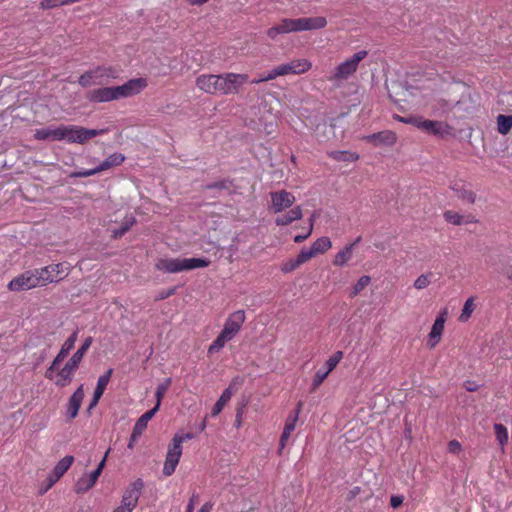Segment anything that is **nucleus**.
Wrapping results in <instances>:
<instances>
[{
	"mask_svg": "<svg viewBox=\"0 0 512 512\" xmlns=\"http://www.w3.org/2000/svg\"><path fill=\"white\" fill-rule=\"evenodd\" d=\"M248 81V74L243 73L202 74L197 77L196 86L211 95H236Z\"/></svg>",
	"mask_w": 512,
	"mask_h": 512,
	"instance_id": "f257e3e1",
	"label": "nucleus"
},
{
	"mask_svg": "<svg viewBox=\"0 0 512 512\" xmlns=\"http://www.w3.org/2000/svg\"><path fill=\"white\" fill-rule=\"evenodd\" d=\"M147 85L148 83L145 78H134L120 86L102 87L92 90L88 93L87 98L97 103L119 100L139 94Z\"/></svg>",
	"mask_w": 512,
	"mask_h": 512,
	"instance_id": "f03ea898",
	"label": "nucleus"
},
{
	"mask_svg": "<svg viewBox=\"0 0 512 512\" xmlns=\"http://www.w3.org/2000/svg\"><path fill=\"white\" fill-rule=\"evenodd\" d=\"M210 261L205 258H160L155 268L165 273H179L198 268L207 267Z\"/></svg>",
	"mask_w": 512,
	"mask_h": 512,
	"instance_id": "7ed1b4c3",
	"label": "nucleus"
},
{
	"mask_svg": "<svg viewBox=\"0 0 512 512\" xmlns=\"http://www.w3.org/2000/svg\"><path fill=\"white\" fill-rule=\"evenodd\" d=\"M193 438V434L176 433L172 438L167 448L166 459L163 466V474L170 476L175 472V469L180 461L182 455V444L183 442Z\"/></svg>",
	"mask_w": 512,
	"mask_h": 512,
	"instance_id": "20e7f679",
	"label": "nucleus"
},
{
	"mask_svg": "<svg viewBox=\"0 0 512 512\" xmlns=\"http://www.w3.org/2000/svg\"><path fill=\"white\" fill-rule=\"evenodd\" d=\"M105 132L106 129H87L78 125L61 124V141L68 144H85L90 139Z\"/></svg>",
	"mask_w": 512,
	"mask_h": 512,
	"instance_id": "39448f33",
	"label": "nucleus"
},
{
	"mask_svg": "<svg viewBox=\"0 0 512 512\" xmlns=\"http://www.w3.org/2000/svg\"><path fill=\"white\" fill-rule=\"evenodd\" d=\"M118 73V70L112 66H99L82 74L78 83L82 87L103 85L111 79H116Z\"/></svg>",
	"mask_w": 512,
	"mask_h": 512,
	"instance_id": "423d86ee",
	"label": "nucleus"
},
{
	"mask_svg": "<svg viewBox=\"0 0 512 512\" xmlns=\"http://www.w3.org/2000/svg\"><path fill=\"white\" fill-rule=\"evenodd\" d=\"M366 50H361L345 61L341 62L332 72L329 77L330 81L337 82L348 79L351 75H353L359 63L367 56Z\"/></svg>",
	"mask_w": 512,
	"mask_h": 512,
	"instance_id": "0eeeda50",
	"label": "nucleus"
},
{
	"mask_svg": "<svg viewBox=\"0 0 512 512\" xmlns=\"http://www.w3.org/2000/svg\"><path fill=\"white\" fill-rule=\"evenodd\" d=\"M143 486L141 479L130 483L123 493L121 504L113 512H132L137 506Z\"/></svg>",
	"mask_w": 512,
	"mask_h": 512,
	"instance_id": "6e6552de",
	"label": "nucleus"
},
{
	"mask_svg": "<svg viewBox=\"0 0 512 512\" xmlns=\"http://www.w3.org/2000/svg\"><path fill=\"white\" fill-rule=\"evenodd\" d=\"M42 286L38 269H33L13 278L8 284V289L11 291H24Z\"/></svg>",
	"mask_w": 512,
	"mask_h": 512,
	"instance_id": "1a4fd4ad",
	"label": "nucleus"
},
{
	"mask_svg": "<svg viewBox=\"0 0 512 512\" xmlns=\"http://www.w3.org/2000/svg\"><path fill=\"white\" fill-rule=\"evenodd\" d=\"M38 272L43 286H46L65 278L69 274V265L67 263L52 264L38 269Z\"/></svg>",
	"mask_w": 512,
	"mask_h": 512,
	"instance_id": "9d476101",
	"label": "nucleus"
},
{
	"mask_svg": "<svg viewBox=\"0 0 512 512\" xmlns=\"http://www.w3.org/2000/svg\"><path fill=\"white\" fill-rule=\"evenodd\" d=\"M270 197V210L274 213H280L290 208L296 201L295 196L286 190L271 192Z\"/></svg>",
	"mask_w": 512,
	"mask_h": 512,
	"instance_id": "9b49d317",
	"label": "nucleus"
},
{
	"mask_svg": "<svg viewBox=\"0 0 512 512\" xmlns=\"http://www.w3.org/2000/svg\"><path fill=\"white\" fill-rule=\"evenodd\" d=\"M342 358L343 352L341 351H337L331 357H329V359L325 363V369H319L316 372L312 382L313 389L318 388L323 383V381L326 379L329 373L336 368V366L342 360Z\"/></svg>",
	"mask_w": 512,
	"mask_h": 512,
	"instance_id": "f8f14e48",
	"label": "nucleus"
},
{
	"mask_svg": "<svg viewBox=\"0 0 512 512\" xmlns=\"http://www.w3.org/2000/svg\"><path fill=\"white\" fill-rule=\"evenodd\" d=\"M245 319L244 310H237L231 313L226 319L222 331L233 339L240 331Z\"/></svg>",
	"mask_w": 512,
	"mask_h": 512,
	"instance_id": "ddd939ff",
	"label": "nucleus"
},
{
	"mask_svg": "<svg viewBox=\"0 0 512 512\" xmlns=\"http://www.w3.org/2000/svg\"><path fill=\"white\" fill-rule=\"evenodd\" d=\"M419 129L435 136H447L452 132V128L446 122L436 120H424L421 118Z\"/></svg>",
	"mask_w": 512,
	"mask_h": 512,
	"instance_id": "4468645a",
	"label": "nucleus"
},
{
	"mask_svg": "<svg viewBox=\"0 0 512 512\" xmlns=\"http://www.w3.org/2000/svg\"><path fill=\"white\" fill-rule=\"evenodd\" d=\"M80 361L71 357L65 366L59 371L56 376L55 384L59 387H65L69 385L73 379V375L78 369Z\"/></svg>",
	"mask_w": 512,
	"mask_h": 512,
	"instance_id": "2eb2a0df",
	"label": "nucleus"
},
{
	"mask_svg": "<svg viewBox=\"0 0 512 512\" xmlns=\"http://www.w3.org/2000/svg\"><path fill=\"white\" fill-rule=\"evenodd\" d=\"M296 32L322 29L327 25L325 17H303L295 18Z\"/></svg>",
	"mask_w": 512,
	"mask_h": 512,
	"instance_id": "dca6fc26",
	"label": "nucleus"
},
{
	"mask_svg": "<svg viewBox=\"0 0 512 512\" xmlns=\"http://www.w3.org/2000/svg\"><path fill=\"white\" fill-rule=\"evenodd\" d=\"M282 76L289 74H303L309 71L312 63L308 59H295L278 66Z\"/></svg>",
	"mask_w": 512,
	"mask_h": 512,
	"instance_id": "f3484780",
	"label": "nucleus"
},
{
	"mask_svg": "<svg viewBox=\"0 0 512 512\" xmlns=\"http://www.w3.org/2000/svg\"><path fill=\"white\" fill-rule=\"evenodd\" d=\"M446 317H447L446 310L442 311L436 317L434 324L432 326V329L429 333V338H428V345L430 348L435 347L439 343L442 333L444 331V324L446 322Z\"/></svg>",
	"mask_w": 512,
	"mask_h": 512,
	"instance_id": "a211bd4d",
	"label": "nucleus"
},
{
	"mask_svg": "<svg viewBox=\"0 0 512 512\" xmlns=\"http://www.w3.org/2000/svg\"><path fill=\"white\" fill-rule=\"evenodd\" d=\"M296 33L295 19L284 18L279 24L267 30V36L275 40L280 34Z\"/></svg>",
	"mask_w": 512,
	"mask_h": 512,
	"instance_id": "6ab92c4d",
	"label": "nucleus"
},
{
	"mask_svg": "<svg viewBox=\"0 0 512 512\" xmlns=\"http://www.w3.org/2000/svg\"><path fill=\"white\" fill-rule=\"evenodd\" d=\"M240 380L235 378L229 387H227L221 394L220 398L215 403L211 411V416L215 417L223 410L225 404L230 400L233 393L237 390V385L240 384Z\"/></svg>",
	"mask_w": 512,
	"mask_h": 512,
	"instance_id": "aec40b11",
	"label": "nucleus"
},
{
	"mask_svg": "<svg viewBox=\"0 0 512 512\" xmlns=\"http://www.w3.org/2000/svg\"><path fill=\"white\" fill-rule=\"evenodd\" d=\"M34 138L38 141H61V125H50L36 129Z\"/></svg>",
	"mask_w": 512,
	"mask_h": 512,
	"instance_id": "412c9836",
	"label": "nucleus"
},
{
	"mask_svg": "<svg viewBox=\"0 0 512 512\" xmlns=\"http://www.w3.org/2000/svg\"><path fill=\"white\" fill-rule=\"evenodd\" d=\"M83 398V385H80L78 389L72 394L67 404V416L69 419H74L78 415V411L81 407Z\"/></svg>",
	"mask_w": 512,
	"mask_h": 512,
	"instance_id": "4be33fe9",
	"label": "nucleus"
},
{
	"mask_svg": "<svg viewBox=\"0 0 512 512\" xmlns=\"http://www.w3.org/2000/svg\"><path fill=\"white\" fill-rule=\"evenodd\" d=\"M158 412V407H153L151 410L145 412L138 420L136 421L133 431H132V440H138V438L142 435L144 430L147 428L148 422L154 417V415Z\"/></svg>",
	"mask_w": 512,
	"mask_h": 512,
	"instance_id": "5701e85b",
	"label": "nucleus"
},
{
	"mask_svg": "<svg viewBox=\"0 0 512 512\" xmlns=\"http://www.w3.org/2000/svg\"><path fill=\"white\" fill-rule=\"evenodd\" d=\"M112 372L113 370L112 369H109L105 374L101 375L99 378H98V381H97V386L95 388V391H94V394H93V398L90 402V405H89V410H91L92 408H94L101 396L103 395L109 381H110V378H111V375H112Z\"/></svg>",
	"mask_w": 512,
	"mask_h": 512,
	"instance_id": "b1692460",
	"label": "nucleus"
},
{
	"mask_svg": "<svg viewBox=\"0 0 512 512\" xmlns=\"http://www.w3.org/2000/svg\"><path fill=\"white\" fill-rule=\"evenodd\" d=\"M99 470H94L90 474H84L81 476L75 484V492L80 494L88 491L92 488L97 479L99 478Z\"/></svg>",
	"mask_w": 512,
	"mask_h": 512,
	"instance_id": "393cba45",
	"label": "nucleus"
},
{
	"mask_svg": "<svg viewBox=\"0 0 512 512\" xmlns=\"http://www.w3.org/2000/svg\"><path fill=\"white\" fill-rule=\"evenodd\" d=\"M366 139L375 145L392 146L396 142V135L391 131H381L366 137Z\"/></svg>",
	"mask_w": 512,
	"mask_h": 512,
	"instance_id": "a878e982",
	"label": "nucleus"
},
{
	"mask_svg": "<svg viewBox=\"0 0 512 512\" xmlns=\"http://www.w3.org/2000/svg\"><path fill=\"white\" fill-rule=\"evenodd\" d=\"M78 332L75 331L72 333L70 337L66 339L63 343L59 353L54 358V365H59L69 354L70 350L74 347L75 342L77 341Z\"/></svg>",
	"mask_w": 512,
	"mask_h": 512,
	"instance_id": "bb28decb",
	"label": "nucleus"
},
{
	"mask_svg": "<svg viewBox=\"0 0 512 512\" xmlns=\"http://www.w3.org/2000/svg\"><path fill=\"white\" fill-rule=\"evenodd\" d=\"M302 218V209L300 206H296L292 208L286 214L279 216L275 219V223L277 226H287L292 222L299 220Z\"/></svg>",
	"mask_w": 512,
	"mask_h": 512,
	"instance_id": "cd10ccee",
	"label": "nucleus"
},
{
	"mask_svg": "<svg viewBox=\"0 0 512 512\" xmlns=\"http://www.w3.org/2000/svg\"><path fill=\"white\" fill-rule=\"evenodd\" d=\"M74 462L73 456H65L63 457L53 468L52 472L49 474L53 478L59 481V479L67 472L70 466Z\"/></svg>",
	"mask_w": 512,
	"mask_h": 512,
	"instance_id": "c85d7f7f",
	"label": "nucleus"
},
{
	"mask_svg": "<svg viewBox=\"0 0 512 512\" xmlns=\"http://www.w3.org/2000/svg\"><path fill=\"white\" fill-rule=\"evenodd\" d=\"M443 216L448 223L453 225H463L476 222V219L473 216H464L454 211H446Z\"/></svg>",
	"mask_w": 512,
	"mask_h": 512,
	"instance_id": "c756f323",
	"label": "nucleus"
},
{
	"mask_svg": "<svg viewBox=\"0 0 512 512\" xmlns=\"http://www.w3.org/2000/svg\"><path fill=\"white\" fill-rule=\"evenodd\" d=\"M125 160V156L121 153H114L107 157L99 166H97V171L102 172L108 170L112 167L121 165Z\"/></svg>",
	"mask_w": 512,
	"mask_h": 512,
	"instance_id": "7c9ffc66",
	"label": "nucleus"
},
{
	"mask_svg": "<svg viewBox=\"0 0 512 512\" xmlns=\"http://www.w3.org/2000/svg\"><path fill=\"white\" fill-rule=\"evenodd\" d=\"M354 247L355 243H351L350 245L346 246L343 250L339 251L333 260V264L339 267L344 266L348 261L351 260Z\"/></svg>",
	"mask_w": 512,
	"mask_h": 512,
	"instance_id": "2f4dec72",
	"label": "nucleus"
},
{
	"mask_svg": "<svg viewBox=\"0 0 512 512\" xmlns=\"http://www.w3.org/2000/svg\"><path fill=\"white\" fill-rule=\"evenodd\" d=\"M297 420H298L297 415H290L287 418L285 427H284V431L280 438L281 448H283L285 446L288 438L290 437L291 433L294 431Z\"/></svg>",
	"mask_w": 512,
	"mask_h": 512,
	"instance_id": "473e14b6",
	"label": "nucleus"
},
{
	"mask_svg": "<svg viewBox=\"0 0 512 512\" xmlns=\"http://www.w3.org/2000/svg\"><path fill=\"white\" fill-rule=\"evenodd\" d=\"M496 122L497 131L502 135H506L512 128V115L499 114L496 118Z\"/></svg>",
	"mask_w": 512,
	"mask_h": 512,
	"instance_id": "72a5a7b5",
	"label": "nucleus"
},
{
	"mask_svg": "<svg viewBox=\"0 0 512 512\" xmlns=\"http://www.w3.org/2000/svg\"><path fill=\"white\" fill-rule=\"evenodd\" d=\"M232 338L229 337L227 334H224L223 331L220 332V334L216 337V339L212 342L208 349V353H216L219 352L225 344L230 341Z\"/></svg>",
	"mask_w": 512,
	"mask_h": 512,
	"instance_id": "f704fd0d",
	"label": "nucleus"
},
{
	"mask_svg": "<svg viewBox=\"0 0 512 512\" xmlns=\"http://www.w3.org/2000/svg\"><path fill=\"white\" fill-rule=\"evenodd\" d=\"M135 223L134 216H126L122 222V225L118 229L112 231L113 238L117 239L122 237Z\"/></svg>",
	"mask_w": 512,
	"mask_h": 512,
	"instance_id": "c9c22d12",
	"label": "nucleus"
},
{
	"mask_svg": "<svg viewBox=\"0 0 512 512\" xmlns=\"http://www.w3.org/2000/svg\"><path fill=\"white\" fill-rule=\"evenodd\" d=\"M452 189L455 191L457 197L463 200L464 202H467L469 204H473L475 202L476 195L474 192L466 190L458 185L453 186Z\"/></svg>",
	"mask_w": 512,
	"mask_h": 512,
	"instance_id": "e433bc0d",
	"label": "nucleus"
},
{
	"mask_svg": "<svg viewBox=\"0 0 512 512\" xmlns=\"http://www.w3.org/2000/svg\"><path fill=\"white\" fill-rule=\"evenodd\" d=\"M329 156L337 161L343 162H354L359 158L356 153L349 151H331Z\"/></svg>",
	"mask_w": 512,
	"mask_h": 512,
	"instance_id": "4c0bfd02",
	"label": "nucleus"
},
{
	"mask_svg": "<svg viewBox=\"0 0 512 512\" xmlns=\"http://www.w3.org/2000/svg\"><path fill=\"white\" fill-rule=\"evenodd\" d=\"M171 385V378L165 379L162 383H160L155 391V398H156V405L154 407L160 408L161 401L166 394L167 390L169 389Z\"/></svg>",
	"mask_w": 512,
	"mask_h": 512,
	"instance_id": "58836bf2",
	"label": "nucleus"
},
{
	"mask_svg": "<svg viewBox=\"0 0 512 512\" xmlns=\"http://www.w3.org/2000/svg\"><path fill=\"white\" fill-rule=\"evenodd\" d=\"M332 246V243L328 237H321L318 238L311 246L312 250L314 251L315 255L319 253H323L330 249Z\"/></svg>",
	"mask_w": 512,
	"mask_h": 512,
	"instance_id": "ea45409f",
	"label": "nucleus"
},
{
	"mask_svg": "<svg viewBox=\"0 0 512 512\" xmlns=\"http://www.w3.org/2000/svg\"><path fill=\"white\" fill-rule=\"evenodd\" d=\"M433 276L434 275L432 272H426L424 274H421L414 281V284H413L414 288L417 290H423V289L427 288L431 284Z\"/></svg>",
	"mask_w": 512,
	"mask_h": 512,
	"instance_id": "a19ab883",
	"label": "nucleus"
},
{
	"mask_svg": "<svg viewBox=\"0 0 512 512\" xmlns=\"http://www.w3.org/2000/svg\"><path fill=\"white\" fill-rule=\"evenodd\" d=\"M493 428L497 441L503 447L509 439L507 428L501 423L494 424Z\"/></svg>",
	"mask_w": 512,
	"mask_h": 512,
	"instance_id": "79ce46f5",
	"label": "nucleus"
},
{
	"mask_svg": "<svg viewBox=\"0 0 512 512\" xmlns=\"http://www.w3.org/2000/svg\"><path fill=\"white\" fill-rule=\"evenodd\" d=\"M474 309H475L474 298L470 297L464 303V306H463L462 312L460 314L459 320L461 322H466L471 317Z\"/></svg>",
	"mask_w": 512,
	"mask_h": 512,
	"instance_id": "37998d69",
	"label": "nucleus"
},
{
	"mask_svg": "<svg viewBox=\"0 0 512 512\" xmlns=\"http://www.w3.org/2000/svg\"><path fill=\"white\" fill-rule=\"evenodd\" d=\"M279 76H282V75H281L279 67L277 66V67L273 68L272 70H270L269 72L263 74L261 77L252 79L251 81H248V82L251 84H259L262 82L274 80Z\"/></svg>",
	"mask_w": 512,
	"mask_h": 512,
	"instance_id": "c03bdc74",
	"label": "nucleus"
},
{
	"mask_svg": "<svg viewBox=\"0 0 512 512\" xmlns=\"http://www.w3.org/2000/svg\"><path fill=\"white\" fill-rule=\"evenodd\" d=\"M370 282H371L370 276L364 275V276L360 277L352 289L351 296L355 297L356 295H358L362 290H364L370 284Z\"/></svg>",
	"mask_w": 512,
	"mask_h": 512,
	"instance_id": "a18cd8bd",
	"label": "nucleus"
},
{
	"mask_svg": "<svg viewBox=\"0 0 512 512\" xmlns=\"http://www.w3.org/2000/svg\"><path fill=\"white\" fill-rule=\"evenodd\" d=\"M315 256V253L314 251L312 250V248H303L300 253L298 254V256L296 257V260L297 262L302 265L303 263L309 261L311 258H313Z\"/></svg>",
	"mask_w": 512,
	"mask_h": 512,
	"instance_id": "49530a36",
	"label": "nucleus"
},
{
	"mask_svg": "<svg viewBox=\"0 0 512 512\" xmlns=\"http://www.w3.org/2000/svg\"><path fill=\"white\" fill-rule=\"evenodd\" d=\"M395 119L399 122L411 124V125L419 128V123H420L421 117H412V116L411 117H403V116L396 115Z\"/></svg>",
	"mask_w": 512,
	"mask_h": 512,
	"instance_id": "de8ad7c7",
	"label": "nucleus"
},
{
	"mask_svg": "<svg viewBox=\"0 0 512 512\" xmlns=\"http://www.w3.org/2000/svg\"><path fill=\"white\" fill-rule=\"evenodd\" d=\"M299 266H300V264L297 262L296 259L289 260V261H287L286 263H284L282 265L281 271L284 272V273H289V272H292L295 269H297Z\"/></svg>",
	"mask_w": 512,
	"mask_h": 512,
	"instance_id": "09e8293b",
	"label": "nucleus"
},
{
	"mask_svg": "<svg viewBox=\"0 0 512 512\" xmlns=\"http://www.w3.org/2000/svg\"><path fill=\"white\" fill-rule=\"evenodd\" d=\"M97 173H98L97 168H93V169H89V170L73 172L70 174V177H73V178L89 177V176L95 175Z\"/></svg>",
	"mask_w": 512,
	"mask_h": 512,
	"instance_id": "8fccbe9b",
	"label": "nucleus"
},
{
	"mask_svg": "<svg viewBox=\"0 0 512 512\" xmlns=\"http://www.w3.org/2000/svg\"><path fill=\"white\" fill-rule=\"evenodd\" d=\"M55 478H53L51 475H48L45 482L43 483L42 487L39 490L40 494L46 493L52 486L57 482Z\"/></svg>",
	"mask_w": 512,
	"mask_h": 512,
	"instance_id": "3c124183",
	"label": "nucleus"
},
{
	"mask_svg": "<svg viewBox=\"0 0 512 512\" xmlns=\"http://www.w3.org/2000/svg\"><path fill=\"white\" fill-rule=\"evenodd\" d=\"M461 444L457 440H451L448 443V451L452 454H458L461 451Z\"/></svg>",
	"mask_w": 512,
	"mask_h": 512,
	"instance_id": "603ef678",
	"label": "nucleus"
},
{
	"mask_svg": "<svg viewBox=\"0 0 512 512\" xmlns=\"http://www.w3.org/2000/svg\"><path fill=\"white\" fill-rule=\"evenodd\" d=\"M43 9H51L61 6L60 0H43L40 4Z\"/></svg>",
	"mask_w": 512,
	"mask_h": 512,
	"instance_id": "864d4df0",
	"label": "nucleus"
},
{
	"mask_svg": "<svg viewBox=\"0 0 512 512\" xmlns=\"http://www.w3.org/2000/svg\"><path fill=\"white\" fill-rule=\"evenodd\" d=\"M312 229H313V223L311 222V223H310V226H309V229H308V232H307L306 234H304V235H296V236L294 237V242H296V243H301V242H303L306 238H308V237H309V235H310V234H311V232H312Z\"/></svg>",
	"mask_w": 512,
	"mask_h": 512,
	"instance_id": "5fc2aeb1",
	"label": "nucleus"
},
{
	"mask_svg": "<svg viewBox=\"0 0 512 512\" xmlns=\"http://www.w3.org/2000/svg\"><path fill=\"white\" fill-rule=\"evenodd\" d=\"M403 503V497L402 496H392L391 499H390V505L393 507V508H398L402 505Z\"/></svg>",
	"mask_w": 512,
	"mask_h": 512,
	"instance_id": "6e6d98bb",
	"label": "nucleus"
},
{
	"mask_svg": "<svg viewBox=\"0 0 512 512\" xmlns=\"http://www.w3.org/2000/svg\"><path fill=\"white\" fill-rule=\"evenodd\" d=\"M57 365H54V361L52 362L51 366L46 370L45 372V377L47 379H50V380H54L56 379V377H54V369L56 368Z\"/></svg>",
	"mask_w": 512,
	"mask_h": 512,
	"instance_id": "4d7b16f0",
	"label": "nucleus"
},
{
	"mask_svg": "<svg viewBox=\"0 0 512 512\" xmlns=\"http://www.w3.org/2000/svg\"><path fill=\"white\" fill-rule=\"evenodd\" d=\"M174 292H175L174 288L169 289L167 291L160 292L159 295L157 296V299L158 300L166 299V298L170 297L171 295H173Z\"/></svg>",
	"mask_w": 512,
	"mask_h": 512,
	"instance_id": "13d9d810",
	"label": "nucleus"
},
{
	"mask_svg": "<svg viewBox=\"0 0 512 512\" xmlns=\"http://www.w3.org/2000/svg\"><path fill=\"white\" fill-rule=\"evenodd\" d=\"M87 350H85L83 347H80L73 355L72 357H74L75 359H77L78 361H82L83 359V356L84 354L86 353Z\"/></svg>",
	"mask_w": 512,
	"mask_h": 512,
	"instance_id": "bf43d9fd",
	"label": "nucleus"
},
{
	"mask_svg": "<svg viewBox=\"0 0 512 512\" xmlns=\"http://www.w3.org/2000/svg\"><path fill=\"white\" fill-rule=\"evenodd\" d=\"M478 385L475 382L467 381L465 383V388L469 392H474L478 390Z\"/></svg>",
	"mask_w": 512,
	"mask_h": 512,
	"instance_id": "052dcab7",
	"label": "nucleus"
},
{
	"mask_svg": "<svg viewBox=\"0 0 512 512\" xmlns=\"http://www.w3.org/2000/svg\"><path fill=\"white\" fill-rule=\"evenodd\" d=\"M109 453V450L105 453V456L104 458L100 461V463L98 464L97 468L95 470H99V474L101 475L102 473V470L105 466V462H106V458H107V455Z\"/></svg>",
	"mask_w": 512,
	"mask_h": 512,
	"instance_id": "680f3d73",
	"label": "nucleus"
},
{
	"mask_svg": "<svg viewBox=\"0 0 512 512\" xmlns=\"http://www.w3.org/2000/svg\"><path fill=\"white\" fill-rule=\"evenodd\" d=\"M213 504L210 502L205 503L198 512H211Z\"/></svg>",
	"mask_w": 512,
	"mask_h": 512,
	"instance_id": "e2e57ef3",
	"label": "nucleus"
},
{
	"mask_svg": "<svg viewBox=\"0 0 512 512\" xmlns=\"http://www.w3.org/2000/svg\"><path fill=\"white\" fill-rule=\"evenodd\" d=\"M91 344H92V338L88 337L85 339V341L83 342L81 347H83L85 350H88L90 348Z\"/></svg>",
	"mask_w": 512,
	"mask_h": 512,
	"instance_id": "0e129e2a",
	"label": "nucleus"
},
{
	"mask_svg": "<svg viewBox=\"0 0 512 512\" xmlns=\"http://www.w3.org/2000/svg\"><path fill=\"white\" fill-rule=\"evenodd\" d=\"M194 499H195V496H193L191 498L190 502L188 503L187 511L186 512H193V509H194Z\"/></svg>",
	"mask_w": 512,
	"mask_h": 512,
	"instance_id": "69168bd1",
	"label": "nucleus"
},
{
	"mask_svg": "<svg viewBox=\"0 0 512 512\" xmlns=\"http://www.w3.org/2000/svg\"><path fill=\"white\" fill-rule=\"evenodd\" d=\"M209 0H189V3L191 5H202L206 2H208Z\"/></svg>",
	"mask_w": 512,
	"mask_h": 512,
	"instance_id": "338daca9",
	"label": "nucleus"
},
{
	"mask_svg": "<svg viewBox=\"0 0 512 512\" xmlns=\"http://www.w3.org/2000/svg\"><path fill=\"white\" fill-rule=\"evenodd\" d=\"M77 0H60L61 6L76 3Z\"/></svg>",
	"mask_w": 512,
	"mask_h": 512,
	"instance_id": "774afa93",
	"label": "nucleus"
}]
</instances>
